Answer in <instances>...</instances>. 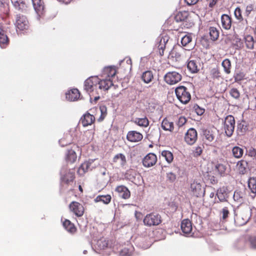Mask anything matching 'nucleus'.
Wrapping results in <instances>:
<instances>
[{
	"mask_svg": "<svg viewBox=\"0 0 256 256\" xmlns=\"http://www.w3.org/2000/svg\"><path fill=\"white\" fill-rule=\"evenodd\" d=\"M162 222L161 216L156 212H152L147 214L144 218V226L148 227L156 226Z\"/></svg>",
	"mask_w": 256,
	"mask_h": 256,
	"instance_id": "nucleus-1",
	"label": "nucleus"
},
{
	"mask_svg": "<svg viewBox=\"0 0 256 256\" xmlns=\"http://www.w3.org/2000/svg\"><path fill=\"white\" fill-rule=\"evenodd\" d=\"M98 82L99 78L98 76L90 77L84 82L85 90L89 94H91V96H94V92L96 94H100V92L98 90Z\"/></svg>",
	"mask_w": 256,
	"mask_h": 256,
	"instance_id": "nucleus-2",
	"label": "nucleus"
},
{
	"mask_svg": "<svg viewBox=\"0 0 256 256\" xmlns=\"http://www.w3.org/2000/svg\"><path fill=\"white\" fill-rule=\"evenodd\" d=\"M175 92L178 100L182 104H187L191 98V95L189 91L184 86L176 88Z\"/></svg>",
	"mask_w": 256,
	"mask_h": 256,
	"instance_id": "nucleus-3",
	"label": "nucleus"
},
{
	"mask_svg": "<svg viewBox=\"0 0 256 256\" xmlns=\"http://www.w3.org/2000/svg\"><path fill=\"white\" fill-rule=\"evenodd\" d=\"M75 178L74 170H68L64 174L61 175L60 182L62 186L68 188L70 186H72L74 183Z\"/></svg>",
	"mask_w": 256,
	"mask_h": 256,
	"instance_id": "nucleus-4",
	"label": "nucleus"
},
{
	"mask_svg": "<svg viewBox=\"0 0 256 256\" xmlns=\"http://www.w3.org/2000/svg\"><path fill=\"white\" fill-rule=\"evenodd\" d=\"M235 126V120L232 115L228 116L224 120V128L226 134L230 136L234 131Z\"/></svg>",
	"mask_w": 256,
	"mask_h": 256,
	"instance_id": "nucleus-5",
	"label": "nucleus"
},
{
	"mask_svg": "<svg viewBox=\"0 0 256 256\" xmlns=\"http://www.w3.org/2000/svg\"><path fill=\"white\" fill-rule=\"evenodd\" d=\"M182 74L175 71L170 72H167L164 76V80L165 82L168 84L172 85L177 84L182 80Z\"/></svg>",
	"mask_w": 256,
	"mask_h": 256,
	"instance_id": "nucleus-6",
	"label": "nucleus"
},
{
	"mask_svg": "<svg viewBox=\"0 0 256 256\" xmlns=\"http://www.w3.org/2000/svg\"><path fill=\"white\" fill-rule=\"evenodd\" d=\"M69 209L75 216L81 217L84 212V208L82 204L78 202L73 201L69 204Z\"/></svg>",
	"mask_w": 256,
	"mask_h": 256,
	"instance_id": "nucleus-7",
	"label": "nucleus"
},
{
	"mask_svg": "<svg viewBox=\"0 0 256 256\" xmlns=\"http://www.w3.org/2000/svg\"><path fill=\"white\" fill-rule=\"evenodd\" d=\"M157 162V156L153 153H149L142 159L143 166L146 168H150L154 166Z\"/></svg>",
	"mask_w": 256,
	"mask_h": 256,
	"instance_id": "nucleus-8",
	"label": "nucleus"
},
{
	"mask_svg": "<svg viewBox=\"0 0 256 256\" xmlns=\"http://www.w3.org/2000/svg\"><path fill=\"white\" fill-rule=\"evenodd\" d=\"M190 190L192 195L196 197H199L204 194V190H203L201 184L194 180L190 184Z\"/></svg>",
	"mask_w": 256,
	"mask_h": 256,
	"instance_id": "nucleus-9",
	"label": "nucleus"
},
{
	"mask_svg": "<svg viewBox=\"0 0 256 256\" xmlns=\"http://www.w3.org/2000/svg\"><path fill=\"white\" fill-rule=\"evenodd\" d=\"M250 212L248 209L242 211L236 216V220L240 225L245 224L250 219Z\"/></svg>",
	"mask_w": 256,
	"mask_h": 256,
	"instance_id": "nucleus-10",
	"label": "nucleus"
},
{
	"mask_svg": "<svg viewBox=\"0 0 256 256\" xmlns=\"http://www.w3.org/2000/svg\"><path fill=\"white\" fill-rule=\"evenodd\" d=\"M16 25L20 30H22L28 28V22L25 16L19 14L16 15Z\"/></svg>",
	"mask_w": 256,
	"mask_h": 256,
	"instance_id": "nucleus-11",
	"label": "nucleus"
},
{
	"mask_svg": "<svg viewBox=\"0 0 256 256\" xmlns=\"http://www.w3.org/2000/svg\"><path fill=\"white\" fill-rule=\"evenodd\" d=\"M184 139L188 144H194L197 139V132L193 128H190L186 134Z\"/></svg>",
	"mask_w": 256,
	"mask_h": 256,
	"instance_id": "nucleus-12",
	"label": "nucleus"
},
{
	"mask_svg": "<svg viewBox=\"0 0 256 256\" xmlns=\"http://www.w3.org/2000/svg\"><path fill=\"white\" fill-rule=\"evenodd\" d=\"M112 85V81L110 79L99 80L98 90L100 92V94H102V91L108 90Z\"/></svg>",
	"mask_w": 256,
	"mask_h": 256,
	"instance_id": "nucleus-13",
	"label": "nucleus"
},
{
	"mask_svg": "<svg viewBox=\"0 0 256 256\" xmlns=\"http://www.w3.org/2000/svg\"><path fill=\"white\" fill-rule=\"evenodd\" d=\"M118 196L123 199H128L130 196V192L124 186L120 185L116 186L115 190Z\"/></svg>",
	"mask_w": 256,
	"mask_h": 256,
	"instance_id": "nucleus-14",
	"label": "nucleus"
},
{
	"mask_svg": "<svg viewBox=\"0 0 256 256\" xmlns=\"http://www.w3.org/2000/svg\"><path fill=\"white\" fill-rule=\"evenodd\" d=\"M216 195L220 202L228 201V189L226 186L220 188L218 190Z\"/></svg>",
	"mask_w": 256,
	"mask_h": 256,
	"instance_id": "nucleus-15",
	"label": "nucleus"
},
{
	"mask_svg": "<svg viewBox=\"0 0 256 256\" xmlns=\"http://www.w3.org/2000/svg\"><path fill=\"white\" fill-rule=\"evenodd\" d=\"M127 139L130 142H138L142 139L143 136L140 133L136 131H130L126 136Z\"/></svg>",
	"mask_w": 256,
	"mask_h": 256,
	"instance_id": "nucleus-16",
	"label": "nucleus"
},
{
	"mask_svg": "<svg viewBox=\"0 0 256 256\" xmlns=\"http://www.w3.org/2000/svg\"><path fill=\"white\" fill-rule=\"evenodd\" d=\"M34 8L38 16H40L44 13V6L42 0H38L32 2Z\"/></svg>",
	"mask_w": 256,
	"mask_h": 256,
	"instance_id": "nucleus-17",
	"label": "nucleus"
},
{
	"mask_svg": "<svg viewBox=\"0 0 256 256\" xmlns=\"http://www.w3.org/2000/svg\"><path fill=\"white\" fill-rule=\"evenodd\" d=\"M169 37L167 35L160 36L158 38V48L160 50H162V52H160V54L162 56L164 55V50L166 48V43L168 42Z\"/></svg>",
	"mask_w": 256,
	"mask_h": 256,
	"instance_id": "nucleus-18",
	"label": "nucleus"
},
{
	"mask_svg": "<svg viewBox=\"0 0 256 256\" xmlns=\"http://www.w3.org/2000/svg\"><path fill=\"white\" fill-rule=\"evenodd\" d=\"M181 229L184 233L190 234L192 230L191 222L188 219L184 220L181 223Z\"/></svg>",
	"mask_w": 256,
	"mask_h": 256,
	"instance_id": "nucleus-19",
	"label": "nucleus"
},
{
	"mask_svg": "<svg viewBox=\"0 0 256 256\" xmlns=\"http://www.w3.org/2000/svg\"><path fill=\"white\" fill-rule=\"evenodd\" d=\"M80 93L76 88H74L66 94V98L70 101H75L78 99Z\"/></svg>",
	"mask_w": 256,
	"mask_h": 256,
	"instance_id": "nucleus-20",
	"label": "nucleus"
},
{
	"mask_svg": "<svg viewBox=\"0 0 256 256\" xmlns=\"http://www.w3.org/2000/svg\"><path fill=\"white\" fill-rule=\"evenodd\" d=\"M112 162L117 166H123L126 162V156L122 154H117L113 158Z\"/></svg>",
	"mask_w": 256,
	"mask_h": 256,
	"instance_id": "nucleus-21",
	"label": "nucleus"
},
{
	"mask_svg": "<svg viewBox=\"0 0 256 256\" xmlns=\"http://www.w3.org/2000/svg\"><path fill=\"white\" fill-rule=\"evenodd\" d=\"M222 28L225 30H230L232 26V19L228 14H224L221 16Z\"/></svg>",
	"mask_w": 256,
	"mask_h": 256,
	"instance_id": "nucleus-22",
	"label": "nucleus"
},
{
	"mask_svg": "<svg viewBox=\"0 0 256 256\" xmlns=\"http://www.w3.org/2000/svg\"><path fill=\"white\" fill-rule=\"evenodd\" d=\"M94 121V116L90 114H86L81 118V122L84 126H86L92 124Z\"/></svg>",
	"mask_w": 256,
	"mask_h": 256,
	"instance_id": "nucleus-23",
	"label": "nucleus"
},
{
	"mask_svg": "<svg viewBox=\"0 0 256 256\" xmlns=\"http://www.w3.org/2000/svg\"><path fill=\"white\" fill-rule=\"evenodd\" d=\"M232 44L236 49H240L243 46V42L238 34H234L230 38Z\"/></svg>",
	"mask_w": 256,
	"mask_h": 256,
	"instance_id": "nucleus-24",
	"label": "nucleus"
},
{
	"mask_svg": "<svg viewBox=\"0 0 256 256\" xmlns=\"http://www.w3.org/2000/svg\"><path fill=\"white\" fill-rule=\"evenodd\" d=\"M200 66V64L196 60H190L187 64L188 68L192 73L197 72Z\"/></svg>",
	"mask_w": 256,
	"mask_h": 256,
	"instance_id": "nucleus-25",
	"label": "nucleus"
},
{
	"mask_svg": "<svg viewBox=\"0 0 256 256\" xmlns=\"http://www.w3.org/2000/svg\"><path fill=\"white\" fill-rule=\"evenodd\" d=\"M77 159L76 152L72 150H68L66 154V160L68 164L74 163Z\"/></svg>",
	"mask_w": 256,
	"mask_h": 256,
	"instance_id": "nucleus-26",
	"label": "nucleus"
},
{
	"mask_svg": "<svg viewBox=\"0 0 256 256\" xmlns=\"http://www.w3.org/2000/svg\"><path fill=\"white\" fill-rule=\"evenodd\" d=\"M190 16L189 12L188 11L180 12L175 16V20L178 22L187 20Z\"/></svg>",
	"mask_w": 256,
	"mask_h": 256,
	"instance_id": "nucleus-27",
	"label": "nucleus"
},
{
	"mask_svg": "<svg viewBox=\"0 0 256 256\" xmlns=\"http://www.w3.org/2000/svg\"><path fill=\"white\" fill-rule=\"evenodd\" d=\"M234 16L236 18L240 20V22L244 26H246V28L248 27V20L246 19H244L242 14V10L240 8H236L234 10Z\"/></svg>",
	"mask_w": 256,
	"mask_h": 256,
	"instance_id": "nucleus-28",
	"label": "nucleus"
},
{
	"mask_svg": "<svg viewBox=\"0 0 256 256\" xmlns=\"http://www.w3.org/2000/svg\"><path fill=\"white\" fill-rule=\"evenodd\" d=\"M14 7L18 10L24 12L26 10V4L22 0H11Z\"/></svg>",
	"mask_w": 256,
	"mask_h": 256,
	"instance_id": "nucleus-29",
	"label": "nucleus"
},
{
	"mask_svg": "<svg viewBox=\"0 0 256 256\" xmlns=\"http://www.w3.org/2000/svg\"><path fill=\"white\" fill-rule=\"evenodd\" d=\"M248 162L244 160H240L238 162L237 168L240 174H244L247 171Z\"/></svg>",
	"mask_w": 256,
	"mask_h": 256,
	"instance_id": "nucleus-30",
	"label": "nucleus"
},
{
	"mask_svg": "<svg viewBox=\"0 0 256 256\" xmlns=\"http://www.w3.org/2000/svg\"><path fill=\"white\" fill-rule=\"evenodd\" d=\"M244 42L247 48L249 50H253L255 41L252 36L250 35H246L244 37Z\"/></svg>",
	"mask_w": 256,
	"mask_h": 256,
	"instance_id": "nucleus-31",
	"label": "nucleus"
},
{
	"mask_svg": "<svg viewBox=\"0 0 256 256\" xmlns=\"http://www.w3.org/2000/svg\"><path fill=\"white\" fill-rule=\"evenodd\" d=\"M112 200V197L110 194L106 195H99L97 196L94 199V201L98 202H102L106 204H108Z\"/></svg>",
	"mask_w": 256,
	"mask_h": 256,
	"instance_id": "nucleus-32",
	"label": "nucleus"
},
{
	"mask_svg": "<svg viewBox=\"0 0 256 256\" xmlns=\"http://www.w3.org/2000/svg\"><path fill=\"white\" fill-rule=\"evenodd\" d=\"M92 164V162H85L82 163L78 170V174L80 176H83L88 170Z\"/></svg>",
	"mask_w": 256,
	"mask_h": 256,
	"instance_id": "nucleus-33",
	"label": "nucleus"
},
{
	"mask_svg": "<svg viewBox=\"0 0 256 256\" xmlns=\"http://www.w3.org/2000/svg\"><path fill=\"white\" fill-rule=\"evenodd\" d=\"M63 226L65 228L70 232L74 233L76 230V228L75 227L74 224H72L70 220H65L63 222Z\"/></svg>",
	"mask_w": 256,
	"mask_h": 256,
	"instance_id": "nucleus-34",
	"label": "nucleus"
},
{
	"mask_svg": "<svg viewBox=\"0 0 256 256\" xmlns=\"http://www.w3.org/2000/svg\"><path fill=\"white\" fill-rule=\"evenodd\" d=\"M116 74V69L112 66L106 67L104 68L103 71V76L106 77H108L109 78H110L114 77Z\"/></svg>",
	"mask_w": 256,
	"mask_h": 256,
	"instance_id": "nucleus-35",
	"label": "nucleus"
},
{
	"mask_svg": "<svg viewBox=\"0 0 256 256\" xmlns=\"http://www.w3.org/2000/svg\"><path fill=\"white\" fill-rule=\"evenodd\" d=\"M8 40L7 36L0 27V46L4 48L8 44Z\"/></svg>",
	"mask_w": 256,
	"mask_h": 256,
	"instance_id": "nucleus-36",
	"label": "nucleus"
},
{
	"mask_svg": "<svg viewBox=\"0 0 256 256\" xmlns=\"http://www.w3.org/2000/svg\"><path fill=\"white\" fill-rule=\"evenodd\" d=\"M134 122L137 125L142 127H147L149 124V121L146 117L142 118H136Z\"/></svg>",
	"mask_w": 256,
	"mask_h": 256,
	"instance_id": "nucleus-37",
	"label": "nucleus"
},
{
	"mask_svg": "<svg viewBox=\"0 0 256 256\" xmlns=\"http://www.w3.org/2000/svg\"><path fill=\"white\" fill-rule=\"evenodd\" d=\"M209 34L210 39L213 41H215L218 38L219 30L216 28L211 26L209 28Z\"/></svg>",
	"mask_w": 256,
	"mask_h": 256,
	"instance_id": "nucleus-38",
	"label": "nucleus"
},
{
	"mask_svg": "<svg viewBox=\"0 0 256 256\" xmlns=\"http://www.w3.org/2000/svg\"><path fill=\"white\" fill-rule=\"evenodd\" d=\"M153 77L152 72L150 70L144 72L142 76V80L146 84L150 83L153 78Z\"/></svg>",
	"mask_w": 256,
	"mask_h": 256,
	"instance_id": "nucleus-39",
	"label": "nucleus"
},
{
	"mask_svg": "<svg viewBox=\"0 0 256 256\" xmlns=\"http://www.w3.org/2000/svg\"><path fill=\"white\" fill-rule=\"evenodd\" d=\"M162 127L165 130L172 132L174 130V124L167 119H164L162 122Z\"/></svg>",
	"mask_w": 256,
	"mask_h": 256,
	"instance_id": "nucleus-40",
	"label": "nucleus"
},
{
	"mask_svg": "<svg viewBox=\"0 0 256 256\" xmlns=\"http://www.w3.org/2000/svg\"><path fill=\"white\" fill-rule=\"evenodd\" d=\"M244 197V194L243 192L236 190L234 194V199L235 201H236L239 202H243Z\"/></svg>",
	"mask_w": 256,
	"mask_h": 256,
	"instance_id": "nucleus-41",
	"label": "nucleus"
},
{
	"mask_svg": "<svg viewBox=\"0 0 256 256\" xmlns=\"http://www.w3.org/2000/svg\"><path fill=\"white\" fill-rule=\"evenodd\" d=\"M248 186L251 192L256 194V177L250 178L248 182Z\"/></svg>",
	"mask_w": 256,
	"mask_h": 256,
	"instance_id": "nucleus-42",
	"label": "nucleus"
},
{
	"mask_svg": "<svg viewBox=\"0 0 256 256\" xmlns=\"http://www.w3.org/2000/svg\"><path fill=\"white\" fill-rule=\"evenodd\" d=\"M222 65L226 74H229L230 73L231 62L229 59L226 58L222 62Z\"/></svg>",
	"mask_w": 256,
	"mask_h": 256,
	"instance_id": "nucleus-43",
	"label": "nucleus"
},
{
	"mask_svg": "<svg viewBox=\"0 0 256 256\" xmlns=\"http://www.w3.org/2000/svg\"><path fill=\"white\" fill-rule=\"evenodd\" d=\"M203 134L206 140H208V142H212L214 140L215 136L212 131L208 130H204L203 131Z\"/></svg>",
	"mask_w": 256,
	"mask_h": 256,
	"instance_id": "nucleus-44",
	"label": "nucleus"
},
{
	"mask_svg": "<svg viewBox=\"0 0 256 256\" xmlns=\"http://www.w3.org/2000/svg\"><path fill=\"white\" fill-rule=\"evenodd\" d=\"M215 169L221 176H224L226 173V167L223 164H216L215 166Z\"/></svg>",
	"mask_w": 256,
	"mask_h": 256,
	"instance_id": "nucleus-45",
	"label": "nucleus"
},
{
	"mask_svg": "<svg viewBox=\"0 0 256 256\" xmlns=\"http://www.w3.org/2000/svg\"><path fill=\"white\" fill-rule=\"evenodd\" d=\"M162 156L165 158L166 160L168 162L170 163L174 159L172 154L167 150H164L162 152Z\"/></svg>",
	"mask_w": 256,
	"mask_h": 256,
	"instance_id": "nucleus-46",
	"label": "nucleus"
},
{
	"mask_svg": "<svg viewBox=\"0 0 256 256\" xmlns=\"http://www.w3.org/2000/svg\"><path fill=\"white\" fill-rule=\"evenodd\" d=\"M244 150L238 146H235L232 148V153L234 157L240 158L242 156Z\"/></svg>",
	"mask_w": 256,
	"mask_h": 256,
	"instance_id": "nucleus-47",
	"label": "nucleus"
},
{
	"mask_svg": "<svg viewBox=\"0 0 256 256\" xmlns=\"http://www.w3.org/2000/svg\"><path fill=\"white\" fill-rule=\"evenodd\" d=\"M192 40V36L190 35H185L181 40V43L183 46H188Z\"/></svg>",
	"mask_w": 256,
	"mask_h": 256,
	"instance_id": "nucleus-48",
	"label": "nucleus"
},
{
	"mask_svg": "<svg viewBox=\"0 0 256 256\" xmlns=\"http://www.w3.org/2000/svg\"><path fill=\"white\" fill-rule=\"evenodd\" d=\"M221 214H222V219L223 222H225L227 218L228 217V215L230 214V211L228 208V206H224L221 211Z\"/></svg>",
	"mask_w": 256,
	"mask_h": 256,
	"instance_id": "nucleus-49",
	"label": "nucleus"
},
{
	"mask_svg": "<svg viewBox=\"0 0 256 256\" xmlns=\"http://www.w3.org/2000/svg\"><path fill=\"white\" fill-rule=\"evenodd\" d=\"M246 126L244 123L238 124L237 132L240 135H242L246 130Z\"/></svg>",
	"mask_w": 256,
	"mask_h": 256,
	"instance_id": "nucleus-50",
	"label": "nucleus"
},
{
	"mask_svg": "<svg viewBox=\"0 0 256 256\" xmlns=\"http://www.w3.org/2000/svg\"><path fill=\"white\" fill-rule=\"evenodd\" d=\"M108 244V241L104 239H100L97 242V245L100 250L107 248Z\"/></svg>",
	"mask_w": 256,
	"mask_h": 256,
	"instance_id": "nucleus-51",
	"label": "nucleus"
},
{
	"mask_svg": "<svg viewBox=\"0 0 256 256\" xmlns=\"http://www.w3.org/2000/svg\"><path fill=\"white\" fill-rule=\"evenodd\" d=\"M100 109L101 112V115L98 118L99 121H102L104 120V118L106 116L107 114V108L106 107L104 106H100Z\"/></svg>",
	"mask_w": 256,
	"mask_h": 256,
	"instance_id": "nucleus-52",
	"label": "nucleus"
},
{
	"mask_svg": "<svg viewBox=\"0 0 256 256\" xmlns=\"http://www.w3.org/2000/svg\"><path fill=\"white\" fill-rule=\"evenodd\" d=\"M230 95L235 99H238L240 97V93L236 88H232L230 91Z\"/></svg>",
	"mask_w": 256,
	"mask_h": 256,
	"instance_id": "nucleus-53",
	"label": "nucleus"
},
{
	"mask_svg": "<svg viewBox=\"0 0 256 256\" xmlns=\"http://www.w3.org/2000/svg\"><path fill=\"white\" fill-rule=\"evenodd\" d=\"M248 242L252 248L256 250V236H249Z\"/></svg>",
	"mask_w": 256,
	"mask_h": 256,
	"instance_id": "nucleus-54",
	"label": "nucleus"
},
{
	"mask_svg": "<svg viewBox=\"0 0 256 256\" xmlns=\"http://www.w3.org/2000/svg\"><path fill=\"white\" fill-rule=\"evenodd\" d=\"M210 75L214 78H218L220 77V72L217 68H214L210 70Z\"/></svg>",
	"mask_w": 256,
	"mask_h": 256,
	"instance_id": "nucleus-55",
	"label": "nucleus"
},
{
	"mask_svg": "<svg viewBox=\"0 0 256 256\" xmlns=\"http://www.w3.org/2000/svg\"><path fill=\"white\" fill-rule=\"evenodd\" d=\"M254 10V5L252 4H250L246 6V10L244 12V16L246 18L250 16V15L252 12Z\"/></svg>",
	"mask_w": 256,
	"mask_h": 256,
	"instance_id": "nucleus-56",
	"label": "nucleus"
},
{
	"mask_svg": "<svg viewBox=\"0 0 256 256\" xmlns=\"http://www.w3.org/2000/svg\"><path fill=\"white\" fill-rule=\"evenodd\" d=\"M244 76L245 74L243 72H240L236 73L234 76L235 82H240L243 80Z\"/></svg>",
	"mask_w": 256,
	"mask_h": 256,
	"instance_id": "nucleus-57",
	"label": "nucleus"
},
{
	"mask_svg": "<svg viewBox=\"0 0 256 256\" xmlns=\"http://www.w3.org/2000/svg\"><path fill=\"white\" fill-rule=\"evenodd\" d=\"M132 250L127 248H124L121 250L120 252V256H130L132 255Z\"/></svg>",
	"mask_w": 256,
	"mask_h": 256,
	"instance_id": "nucleus-58",
	"label": "nucleus"
},
{
	"mask_svg": "<svg viewBox=\"0 0 256 256\" xmlns=\"http://www.w3.org/2000/svg\"><path fill=\"white\" fill-rule=\"evenodd\" d=\"M166 178L170 182H173L176 179V175L172 172H168L166 174Z\"/></svg>",
	"mask_w": 256,
	"mask_h": 256,
	"instance_id": "nucleus-59",
	"label": "nucleus"
},
{
	"mask_svg": "<svg viewBox=\"0 0 256 256\" xmlns=\"http://www.w3.org/2000/svg\"><path fill=\"white\" fill-rule=\"evenodd\" d=\"M186 122V120L184 116H180L178 122L177 124L179 127L183 126Z\"/></svg>",
	"mask_w": 256,
	"mask_h": 256,
	"instance_id": "nucleus-60",
	"label": "nucleus"
},
{
	"mask_svg": "<svg viewBox=\"0 0 256 256\" xmlns=\"http://www.w3.org/2000/svg\"><path fill=\"white\" fill-rule=\"evenodd\" d=\"M202 152V148L201 147V146H197L194 152V156H200Z\"/></svg>",
	"mask_w": 256,
	"mask_h": 256,
	"instance_id": "nucleus-61",
	"label": "nucleus"
},
{
	"mask_svg": "<svg viewBox=\"0 0 256 256\" xmlns=\"http://www.w3.org/2000/svg\"><path fill=\"white\" fill-rule=\"evenodd\" d=\"M194 108L196 113L199 116L202 115L204 112V109L200 108L198 105L194 106Z\"/></svg>",
	"mask_w": 256,
	"mask_h": 256,
	"instance_id": "nucleus-62",
	"label": "nucleus"
},
{
	"mask_svg": "<svg viewBox=\"0 0 256 256\" xmlns=\"http://www.w3.org/2000/svg\"><path fill=\"white\" fill-rule=\"evenodd\" d=\"M191 54V52L190 51V50H183V52L182 53L181 55L184 56H184H188V57ZM180 56V54H178V55H177L176 54V56L177 58H178V56Z\"/></svg>",
	"mask_w": 256,
	"mask_h": 256,
	"instance_id": "nucleus-63",
	"label": "nucleus"
},
{
	"mask_svg": "<svg viewBox=\"0 0 256 256\" xmlns=\"http://www.w3.org/2000/svg\"><path fill=\"white\" fill-rule=\"evenodd\" d=\"M249 156H256V150L250 147L248 151Z\"/></svg>",
	"mask_w": 256,
	"mask_h": 256,
	"instance_id": "nucleus-64",
	"label": "nucleus"
}]
</instances>
